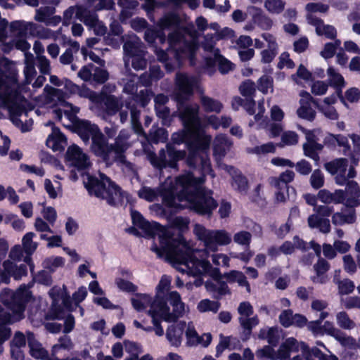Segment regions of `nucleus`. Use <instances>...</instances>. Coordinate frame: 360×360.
<instances>
[{"label":"nucleus","mask_w":360,"mask_h":360,"mask_svg":"<svg viewBox=\"0 0 360 360\" xmlns=\"http://www.w3.org/2000/svg\"><path fill=\"white\" fill-rule=\"evenodd\" d=\"M0 97L12 101L9 108L11 116L20 117L27 112L23 103L28 101L20 90L18 70L15 63L6 57L0 58Z\"/></svg>","instance_id":"f257e3e1"},{"label":"nucleus","mask_w":360,"mask_h":360,"mask_svg":"<svg viewBox=\"0 0 360 360\" xmlns=\"http://www.w3.org/2000/svg\"><path fill=\"white\" fill-rule=\"evenodd\" d=\"M84 186L91 195L106 200L107 203L112 207L122 205L123 202L124 196L121 188L104 174H101V179L88 175Z\"/></svg>","instance_id":"f03ea898"},{"label":"nucleus","mask_w":360,"mask_h":360,"mask_svg":"<svg viewBox=\"0 0 360 360\" xmlns=\"http://www.w3.org/2000/svg\"><path fill=\"white\" fill-rule=\"evenodd\" d=\"M185 150H176L172 143L166 144V150L162 148L157 155L155 152L150 151L148 154V159L151 165L159 170L167 167L178 169V162L186 158Z\"/></svg>","instance_id":"7ed1b4c3"},{"label":"nucleus","mask_w":360,"mask_h":360,"mask_svg":"<svg viewBox=\"0 0 360 360\" xmlns=\"http://www.w3.org/2000/svg\"><path fill=\"white\" fill-rule=\"evenodd\" d=\"M30 297V292L26 290L19 289L13 292L6 289L0 294V302L18 317V320H20L24 318V311Z\"/></svg>","instance_id":"20e7f679"},{"label":"nucleus","mask_w":360,"mask_h":360,"mask_svg":"<svg viewBox=\"0 0 360 360\" xmlns=\"http://www.w3.org/2000/svg\"><path fill=\"white\" fill-rule=\"evenodd\" d=\"M191 211L199 216L211 218L213 211L218 207L217 201L204 191H197L186 199Z\"/></svg>","instance_id":"39448f33"},{"label":"nucleus","mask_w":360,"mask_h":360,"mask_svg":"<svg viewBox=\"0 0 360 360\" xmlns=\"http://www.w3.org/2000/svg\"><path fill=\"white\" fill-rule=\"evenodd\" d=\"M198 81L195 77L185 73L177 74L174 91V99L176 103H187L193 96Z\"/></svg>","instance_id":"423d86ee"},{"label":"nucleus","mask_w":360,"mask_h":360,"mask_svg":"<svg viewBox=\"0 0 360 360\" xmlns=\"http://www.w3.org/2000/svg\"><path fill=\"white\" fill-rule=\"evenodd\" d=\"M179 117L184 127L192 129H199L201 127V120L199 117V107L191 105L187 103H176Z\"/></svg>","instance_id":"0eeeda50"},{"label":"nucleus","mask_w":360,"mask_h":360,"mask_svg":"<svg viewBox=\"0 0 360 360\" xmlns=\"http://www.w3.org/2000/svg\"><path fill=\"white\" fill-rule=\"evenodd\" d=\"M91 151L94 154L102 158L104 161L110 159V154L112 152L111 145L101 130H97L91 137Z\"/></svg>","instance_id":"6e6552de"},{"label":"nucleus","mask_w":360,"mask_h":360,"mask_svg":"<svg viewBox=\"0 0 360 360\" xmlns=\"http://www.w3.org/2000/svg\"><path fill=\"white\" fill-rule=\"evenodd\" d=\"M204 60L205 68L212 72L215 70L217 63L221 74H227L234 68L233 63L221 54L219 49H216L214 57L207 56Z\"/></svg>","instance_id":"1a4fd4ad"},{"label":"nucleus","mask_w":360,"mask_h":360,"mask_svg":"<svg viewBox=\"0 0 360 360\" xmlns=\"http://www.w3.org/2000/svg\"><path fill=\"white\" fill-rule=\"evenodd\" d=\"M65 159L78 170H84L89 166L88 155L78 146L75 144L68 148Z\"/></svg>","instance_id":"9d476101"},{"label":"nucleus","mask_w":360,"mask_h":360,"mask_svg":"<svg viewBox=\"0 0 360 360\" xmlns=\"http://www.w3.org/2000/svg\"><path fill=\"white\" fill-rule=\"evenodd\" d=\"M177 181L182 187V190L178 194V200L182 201L191 198L193 193L188 191L189 188H196L204 182L203 177H195L192 172H188L177 179Z\"/></svg>","instance_id":"9b49d317"},{"label":"nucleus","mask_w":360,"mask_h":360,"mask_svg":"<svg viewBox=\"0 0 360 360\" xmlns=\"http://www.w3.org/2000/svg\"><path fill=\"white\" fill-rule=\"evenodd\" d=\"M176 187L170 184L167 186L162 187L158 191V195L162 198V205L173 211L178 212L184 209V207L176 202V198H178Z\"/></svg>","instance_id":"f8f14e48"},{"label":"nucleus","mask_w":360,"mask_h":360,"mask_svg":"<svg viewBox=\"0 0 360 360\" xmlns=\"http://www.w3.org/2000/svg\"><path fill=\"white\" fill-rule=\"evenodd\" d=\"M198 48L199 44L197 39L186 40L180 47L172 51L173 56L178 63H181L185 57H189L191 59L194 58Z\"/></svg>","instance_id":"ddd939ff"},{"label":"nucleus","mask_w":360,"mask_h":360,"mask_svg":"<svg viewBox=\"0 0 360 360\" xmlns=\"http://www.w3.org/2000/svg\"><path fill=\"white\" fill-rule=\"evenodd\" d=\"M74 131L78 134L84 143H88L90 136H93L97 130H100L98 125L91 124L86 120H78L73 123Z\"/></svg>","instance_id":"4468645a"},{"label":"nucleus","mask_w":360,"mask_h":360,"mask_svg":"<svg viewBox=\"0 0 360 360\" xmlns=\"http://www.w3.org/2000/svg\"><path fill=\"white\" fill-rule=\"evenodd\" d=\"M324 334L333 337L342 346L354 345L356 342L354 338L346 336L342 331L335 328L333 323L328 321H326L322 325V335Z\"/></svg>","instance_id":"2eb2a0df"},{"label":"nucleus","mask_w":360,"mask_h":360,"mask_svg":"<svg viewBox=\"0 0 360 360\" xmlns=\"http://www.w3.org/2000/svg\"><path fill=\"white\" fill-rule=\"evenodd\" d=\"M195 130L193 129V135L188 142V150L195 151L199 153L200 152H206L210 148L211 137L204 134H197Z\"/></svg>","instance_id":"dca6fc26"},{"label":"nucleus","mask_w":360,"mask_h":360,"mask_svg":"<svg viewBox=\"0 0 360 360\" xmlns=\"http://www.w3.org/2000/svg\"><path fill=\"white\" fill-rule=\"evenodd\" d=\"M323 143L330 150H335L336 146L343 147L342 153L347 154L351 149L348 138L341 134H333L328 133L323 139Z\"/></svg>","instance_id":"f3484780"},{"label":"nucleus","mask_w":360,"mask_h":360,"mask_svg":"<svg viewBox=\"0 0 360 360\" xmlns=\"http://www.w3.org/2000/svg\"><path fill=\"white\" fill-rule=\"evenodd\" d=\"M248 12L252 16V22L262 30H269L272 27V20L261 8L252 6L248 7Z\"/></svg>","instance_id":"a211bd4d"},{"label":"nucleus","mask_w":360,"mask_h":360,"mask_svg":"<svg viewBox=\"0 0 360 360\" xmlns=\"http://www.w3.org/2000/svg\"><path fill=\"white\" fill-rule=\"evenodd\" d=\"M209 244L207 248L212 251H217L218 245H226L231 242V235L225 230L212 231L211 236L207 237Z\"/></svg>","instance_id":"6ab92c4d"},{"label":"nucleus","mask_w":360,"mask_h":360,"mask_svg":"<svg viewBox=\"0 0 360 360\" xmlns=\"http://www.w3.org/2000/svg\"><path fill=\"white\" fill-rule=\"evenodd\" d=\"M27 345L30 348V354L36 359L46 360L49 356L48 351L36 339L32 332L27 333Z\"/></svg>","instance_id":"aec40b11"},{"label":"nucleus","mask_w":360,"mask_h":360,"mask_svg":"<svg viewBox=\"0 0 360 360\" xmlns=\"http://www.w3.org/2000/svg\"><path fill=\"white\" fill-rule=\"evenodd\" d=\"M66 142L67 139L60 128L54 127L46 139V146L55 152H60L64 150V145Z\"/></svg>","instance_id":"412c9836"},{"label":"nucleus","mask_w":360,"mask_h":360,"mask_svg":"<svg viewBox=\"0 0 360 360\" xmlns=\"http://www.w3.org/2000/svg\"><path fill=\"white\" fill-rule=\"evenodd\" d=\"M150 309L158 310L159 314L164 317L166 321H170V317L172 316L169 312V307L167 305V295L156 293L154 300L150 301Z\"/></svg>","instance_id":"4be33fe9"},{"label":"nucleus","mask_w":360,"mask_h":360,"mask_svg":"<svg viewBox=\"0 0 360 360\" xmlns=\"http://www.w3.org/2000/svg\"><path fill=\"white\" fill-rule=\"evenodd\" d=\"M100 101L105 106V111L109 116L116 115L122 107V103L112 94H102L99 97Z\"/></svg>","instance_id":"5701e85b"},{"label":"nucleus","mask_w":360,"mask_h":360,"mask_svg":"<svg viewBox=\"0 0 360 360\" xmlns=\"http://www.w3.org/2000/svg\"><path fill=\"white\" fill-rule=\"evenodd\" d=\"M185 325V323L171 325L167 328L166 338L172 346L181 345Z\"/></svg>","instance_id":"b1692460"},{"label":"nucleus","mask_w":360,"mask_h":360,"mask_svg":"<svg viewBox=\"0 0 360 360\" xmlns=\"http://www.w3.org/2000/svg\"><path fill=\"white\" fill-rule=\"evenodd\" d=\"M314 269L316 276H311V280L314 283H326L328 278L325 274L330 269V264L325 259L319 258L317 262L314 265Z\"/></svg>","instance_id":"393cba45"},{"label":"nucleus","mask_w":360,"mask_h":360,"mask_svg":"<svg viewBox=\"0 0 360 360\" xmlns=\"http://www.w3.org/2000/svg\"><path fill=\"white\" fill-rule=\"evenodd\" d=\"M110 145L111 149L115 153L116 158L120 162L125 160L126 157L124 153L129 148L128 139L117 136L115 139V143Z\"/></svg>","instance_id":"a878e982"},{"label":"nucleus","mask_w":360,"mask_h":360,"mask_svg":"<svg viewBox=\"0 0 360 360\" xmlns=\"http://www.w3.org/2000/svg\"><path fill=\"white\" fill-rule=\"evenodd\" d=\"M157 236L159 238L160 245L167 247V248L173 250L176 246L175 243L176 240L174 238V233L168 228L160 225Z\"/></svg>","instance_id":"bb28decb"},{"label":"nucleus","mask_w":360,"mask_h":360,"mask_svg":"<svg viewBox=\"0 0 360 360\" xmlns=\"http://www.w3.org/2000/svg\"><path fill=\"white\" fill-rule=\"evenodd\" d=\"M232 186L240 193H246L248 189V180L247 177L236 169L233 171L232 175Z\"/></svg>","instance_id":"cd10ccee"},{"label":"nucleus","mask_w":360,"mask_h":360,"mask_svg":"<svg viewBox=\"0 0 360 360\" xmlns=\"http://www.w3.org/2000/svg\"><path fill=\"white\" fill-rule=\"evenodd\" d=\"M300 106L297 110V116L309 122H313L316 116V112L309 105L308 101H305L302 97L300 100Z\"/></svg>","instance_id":"c85d7f7f"},{"label":"nucleus","mask_w":360,"mask_h":360,"mask_svg":"<svg viewBox=\"0 0 360 360\" xmlns=\"http://www.w3.org/2000/svg\"><path fill=\"white\" fill-rule=\"evenodd\" d=\"M172 251L176 262L181 264H187L189 262L193 263L196 259L193 251L190 248L183 250L176 247Z\"/></svg>","instance_id":"c756f323"},{"label":"nucleus","mask_w":360,"mask_h":360,"mask_svg":"<svg viewBox=\"0 0 360 360\" xmlns=\"http://www.w3.org/2000/svg\"><path fill=\"white\" fill-rule=\"evenodd\" d=\"M200 103L204 111L206 112H214L219 113L223 108V105L220 101L207 96H201Z\"/></svg>","instance_id":"7c9ffc66"},{"label":"nucleus","mask_w":360,"mask_h":360,"mask_svg":"<svg viewBox=\"0 0 360 360\" xmlns=\"http://www.w3.org/2000/svg\"><path fill=\"white\" fill-rule=\"evenodd\" d=\"M192 135V129L188 127H184L183 129L179 130L177 132H174L172 134L171 143H173L174 146V144L180 145L181 143H185L187 146L189 139Z\"/></svg>","instance_id":"2f4dec72"},{"label":"nucleus","mask_w":360,"mask_h":360,"mask_svg":"<svg viewBox=\"0 0 360 360\" xmlns=\"http://www.w3.org/2000/svg\"><path fill=\"white\" fill-rule=\"evenodd\" d=\"M180 19L177 14L170 13L165 15L160 19L159 25L161 28L165 30H171L179 27Z\"/></svg>","instance_id":"473e14b6"},{"label":"nucleus","mask_w":360,"mask_h":360,"mask_svg":"<svg viewBox=\"0 0 360 360\" xmlns=\"http://www.w3.org/2000/svg\"><path fill=\"white\" fill-rule=\"evenodd\" d=\"M269 49L262 51V63H270L276 57L278 52V44L275 40L269 41Z\"/></svg>","instance_id":"72a5a7b5"},{"label":"nucleus","mask_w":360,"mask_h":360,"mask_svg":"<svg viewBox=\"0 0 360 360\" xmlns=\"http://www.w3.org/2000/svg\"><path fill=\"white\" fill-rule=\"evenodd\" d=\"M73 347L71 338L68 335H63L59 338L58 343L54 345L51 349V354L57 355L61 349L70 351Z\"/></svg>","instance_id":"f704fd0d"},{"label":"nucleus","mask_w":360,"mask_h":360,"mask_svg":"<svg viewBox=\"0 0 360 360\" xmlns=\"http://www.w3.org/2000/svg\"><path fill=\"white\" fill-rule=\"evenodd\" d=\"M256 356L258 359L262 360H278V356L274 349L271 345H265L256 351Z\"/></svg>","instance_id":"c9c22d12"},{"label":"nucleus","mask_w":360,"mask_h":360,"mask_svg":"<svg viewBox=\"0 0 360 360\" xmlns=\"http://www.w3.org/2000/svg\"><path fill=\"white\" fill-rule=\"evenodd\" d=\"M168 139V132L165 128L153 127L149 132V141L153 143H158L159 142L164 143Z\"/></svg>","instance_id":"e433bc0d"},{"label":"nucleus","mask_w":360,"mask_h":360,"mask_svg":"<svg viewBox=\"0 0 360 360\" xmlns=\"http://www.w3.org/2000/svg\"><path fill=\"white\" fill-rule=\"evenodd\" d=\"M137 298H131V304L138 311L146 309L147 304L150 302V297L146 294L136 293Z\"/></svg>","instance_id":"4c0bfd02"},{"label":"nucleus","mask_w":360,"mask_h":360,"mask_svg":"<svg viewBox=\"0 0 360 360\" xmlns=\"http://www.w3.org/2000/svg\"><path fill=\"white\" fill-rule=\"evenodd\" d=\"M259 338L262 339H266L269 345L272 347L277 346L280 340L278 330L276 327L269 328L266 335H264L263 331L261 330Z\"/></svg>","instance_id":"58836bf2"},{"label":"nucleus","mask_w":360,"mask_h":360,"mask_svg":"<svg viewBox=\"0 0 360 360\" xmlns=\"http://www.w3.org/2000/svg\"><path fill=\"white\" fill-rule=\"evenodd\" d=\"M285 6V1L283 0H266L264 2V7L266 10L271 13L280 14L281 13Z\"/></svg>","instance_id":"ea45409f"},{"label":"nucleus","mask_w":360,"mask_h":360,"mask_svg":"<svg viewBox=\"0 0 360 360\" xmlns=\"http://www.w3.org/2000/svg\"><path fill=\"white\" fill-rule=\"evenodd\" d=\"M65 264V259L60 256L49 257L43 262L44 267L51 272H54L56 268L62 267Z\"/></svg>","instance_id":"a19ab883"},{"label":"nucleus","mask_w":360,"mask_h":360,"mask_svg":"<svg viewBox=\"0 0 360 360\" xmlns=\"http://www.w3.org/2000/svg\"><path fill=\"white\" fill-rule=\"evenodd\" d=\"M220 307V303L217 301H212L208 299L202 300L198 304V309L200 312L212 311L216 313Z\"/></svg>","instance_id":"79ce46f5"},{"label":"nucleus","mask_w":360,"mask_h":360,"mask_svg":"<svg viewBox=\"0 0 360 360\" xmlns=\"http://www.w3.org/2000/svg\"><path fill=\"white\" fill-rule=\"evenodd\" d=\"M239 91L240 94L245 98H254L255 94V84L250 80L247 79L241 83L239 86Z\"/></svg>","instance_id":"37998d69"},{"label":"nucleus","mask_w":360,"mask_h":360,"mask_svg":"<svg viewBox=\"0 0 360 360\" xmlns=\"http://www.w3.org/2000/svg\"><path fill=\"white\" fill-rule=\"evenodd\" d=\"M336 283L338 284V294L340 295L351 294L355 289L354 283L349 278L339 280Z\"/></svg>","instance_id":"c03bdc74"},{"label":"nucleus","mask_w":360,"mask_h":360,"mask_svg":"<svg viewBox=\"0 0 360 360\" xmlns=\"http://www.w3.org/2000/svg\"><path fill=\"white\" fill-rule=\"evenodd\" d=\"M148 314L152 318V322L154 326V330L158 336H162L164 334V330L161 326V316L158 310L149 309Z\"/></svg>","instance_id":"a18cd8bd"},{"label":"nucleus","mask_w":360,"mask_h":360,"mask_svg":"<svg viewBox=\"0 0 360 360\" xmlns=\"http://www.w3.org/2000/svg\"><path fill=\"white\" fill-rule=\"evenodd\" d=\"M233 240L239 245H244L249 250L252 240V235L247 231H240L234 234Z\"/></svg>","instance_id":"49530a36"},{"label":"nucleus","mask_w":360,"mask_h":360,"mask_svg":"<svg viewBox=\"0 0 360 360\" xmlns=\"http://www.w3.org/2000/svg\"><path fill=\"white\" fill-rule=\"evenodd\" d=\"M34 25L33 22L27 23L22 20H15L10 23L9 27L11 32L18 31L20 35H23L27 32L29 27Z\"/></svg>","instance_id":"de8ad7c7"},{"label":"nucleus","mask_w":360,"mask_h":360,"mask_svg":"<svg viewBox=\"0 0 360 360\" xmlns=\"http://www.w3.org/2000/svg\"><path fill=\"white\" fill-rule=\"evenodd\" d=\"M160 225V223L156 221L150 222L146 221L140 229H141L148 238H154L158 233Z\"/></svg>","instance_id":"09e8293b"},{"label":"nucleus","mask_w":360,"mask_h":360,"mask_svg":"<svg viewBox=\"0 0 360 360\" xmlns=\"http://www.w3.org/2000/svg\"><path fill=\"white\" fill-rule=\"evenodd\" d=\"M156 115L162 120V125L169 126L171 123L170 110L167 106L155 105Z\"/></svg>","instance_id":"8fccbe9b"},{"label":"nucleus","mask_w":360,"mask_h":360,"mask_svg":"<svg viewBox=\"0 0 360 360\" xmlns=\"http://www.w3.org/2000/svg\"><path fill=\"white\" fill-rule=\"evenodd\" d=\"M11 265L12 262L8 259L3 262V269L0 268V283H9L10 278L12 277L11 271Z\"/></svg>","instance_id":"3c124183"},{"label":"nucleus","mask_w":360,"mask_h":360,"mask_svg":"<svg viewBox=\"0 0 360 360\" xmlns=\"http://www.w3.org/2000/svg\"><path fill=\"white\" fill-rule=\"evenodd\" d=\"M310 184L313 188L318 190L324 185V176L319 169H315L311 175Z\"/></svg>","instance_id":"603ef678"},{"label":"nucleus","mask_w":360,"mask_h":360,"mask_svg":"<svg viewBox=\"0 0 360 360\" xmlns=\"http://www.w3.org/2000/svg\"><path fill=\"white\" fill-rule=\"evenodd\" d=\"M11 271L12 277L15 280L18 281L20 280L22 277L27 275V267L25 264H21L18 266L12 262Z\"/></svg>","instance_id":"864d4df0"},{"label":"nucleus","mask_w":360,"mask_h":360,"mask_svg":"<svg viewBox=\"0 0 360 360\" xmlns=\"http://www.w3.org/2000/svg\"><path fill=\"white\" fill-rule=\"evenodd\" d=\"M293 315L290 309L283 310L278 316L281 325L285 328L292 326Z\"/></svg>","instance_id":"5fc2aeb1"},{"label":"nucleus","mask_w":360,"mask_h":360,"mask_svg":"<svg viewBox=\"0 0 360 360\" xmlns=\"http://www.w3.org/2000/svg\"><path fill=\"white\" fill-rule=\"evenodd\" d=\"M35 236L33 232L27 233L22 239V245L27 253H32L37 248V244H33L32 239Z\"/></svg>","instance_id":"6e6d98bb"},{"label":"nucleus","mask_w":360,"mask_h":360,"mask_svg":"<svg viewBox=\"0 0 360 360\" xmlns=\"http://www.w3.org/2000/svg\"><path fill=\"white\" fill-rule=\"evenodd\" d=\"M65 317L64 307L58 302H52L51 307V318L53 320H62Z\"/></svg>","instance_id":"4d7b16f0"},{"label":"nucleus","mask_w":360,"mask_h":360,"mask_svg":"<svg viewBox=\"0 0 360 360\" xmlns=\"http://www.w3.org/2000/svg\"><path fill=\"white\" fill-rule=\"evenodd\" d=\"M337 322L340 328L344 329H350L353 327L354 323L349 319L345 311H340L337 314Z\"/></svg>","instance_id":"13d9d810"},{"label":"nucleus","mask_w":360,"mask_h":360,"mask_svg":"<svg viewBox=\"0 0 360 360\" xmlns=\"http://www.w3.org/2000/svg\"><path fill=\"white\" fill-rule=\"evenodd\" d=\"M109 79V73L108 70L96 67L94 73L93 74V79L97 84H104Z\"/></svg>","instance_id":"bf43d9fd"},{"label":"nucleus","mask_w":360,"mask_h":360,"mask_svg":"<svg viewBox=\"0 0 360 360\" xmlns=\"http://www.w3.org/2000/svg\"><path fill=\"white\" fill-rule=\"evenodd\" d=\"M202 155H200L199 153L195 151L188 150V155L186 159V165L191 169H195L200 162Z\"/></svg>","instance_id":"052dcab7"},{"label":"nucleus","mask_w":360,"mask_h":360,"mask_svg":"<svg viewBox=\"0 0 360 360\" xmlns=\"http://www.w3.org/2000/svg\"><path fill=\"white\" fill-rule=\"evenodd\" d=\"M116 284L120 290L127 292H134L138 288L133 283L123 278H117Z\"/></svg>","instance_id":"680f3d73"},{"label":"nucleus","mask_w":360,"mask_h":360,"mask_svg":"<svg viewBox=\"0 0 360 360\" xmlns=\"http://www.w3.org/2000/svg\"><path fill=\"white\" fill-rule=\"evenodd\" d=\"M303 151L305 156L318 162L320 160L319 153L316 150L314 143H304Z\"/></svg>","instance_id":"e2e57ef3"},{"label":"nucleus","mask_w":360,"mask_h":360,"mask_svg":"<svg viewBox=\"0 0 360 360\" xmlns=\"http://www.w3.org/2000/svg\"><path fill=\"white\" fill-rule=\"evenodd\" d=\"M252 153L259 154L274 153L276 151V146L272 142L257 146L252 149Z\"/></svg>","instance_id":"0e129e2a"},{"label":"nucleus","mask_w":360,"mask_h":360,"mask_svg":"<svg viewBox=\"0 0 360 360\" xmlns=\"http://www.w3.org/2000/svg\"><path fill=\"white\" fill-rule=\"evenodd\" d=\"M273 86V78L263 75L258 80V89L263 94H266L269 89Z\"/></svg>","instance_id":"69168bd1"},{"label":"nucleus","mask_w":360,"mask_h":360,"mask_svg":"<svg viewBox=\"0 0 360 360\" xmlns=\"http://www.w3.org/2000/svg\"><path fill=\"white\" fill-rule=\"evenodd\" d=\"M215 46V41H214L213 34H207L204 37V41L202 42V47L205 51L213 53L214 54L217 48Z\"/></svg>","instance_id":"338daca9"},{"label":"nucleus","mask_w":360,"mask_h":360,"mask_svg":"<svg viewBox=\"0 0 360 360\" xmlns=\"http://www.w3.org/2000/svg\"><path fill=\"white\" fill-rule=\"evenodd\" d=\"M38 68L39 72L44 75H49L51 72L50 61L44 56H37Z\"/></svg>","instance_id":"774afa93"}]
</instances>
